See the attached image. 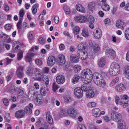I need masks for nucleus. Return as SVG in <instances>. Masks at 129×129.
<instances>
[{
    "instance_id": "obj_42",
    "label": "nucleus",
    "mask_w": 129,
    "mask_h": 129,
    "mask_svg": "<svg viewBox=\"0 0 129 129\" xmlns=\"http://www.w3.org/2000/svg\"><path fill=\"white\" fill-rule=\"evenodd\" d=\"M88 21L89 23H93L94 21V19L93 16L91 15L89 16V17L87 19L86 22Z\"/></svg>"
},
{
    "instance_id": "obj_5",
    "label": "nucleus",
    "mask_w": 129,
    "mask_h": 129,
    "mask_svg": "<svg viewBox=\"0 0 129 129\" xmlns=\"http://www.w3.org/2000/svg\"><path fill=\"white\" fill-rule=\"evenodd\" d=\"M120 70L119 65L116 62H112L110 65L109 71L110 74L113 76L117 75L119 74Z\"/></svg>"
},
{
    "instance_id": "obj_38",
    "label": "nucleus",
    "mask_w": 129,
    "mask_h": 129,
    "mask_svg": "<svg viewBox=\"0 0 129 129\" xmlns=\"http://www.w3.org/2000/svg\"><path fill=\"white\" fill-rule=\"evenodd\" d=\"M35 73L36 75H38L41 76H42L43 74L41 70L39 69L36 68L35 70Z\"/></svg>"
},
{
    "instance_id": "obj_26",
    "label": "nucleus",
    "mask_w": 129,
    "mask_h": 129,
    "mask_svg": "<svg viewBox=\"0 0 129 129\" xmlns=\"http://www.w3.org/2000/svg\"><path fill=\"white\" fill-rule=\"evenodd\" d=\"M100 109L97 108H95L93 109L92 111L93 115L94 117H96L100 116Z\"/></svg>"
},
{
    "instance_id": "obj_31",
    "label": "nucleus",
    "mask_w": 129,
    "mask_h": 129,
    "mask_svg": "<svg viewBox=\"0 0 129 129\" xmlns=\"http://www.w3.org/2000/svg\"><path fill=\"white\" fill-rule=\"evenodd\" d=\"M34 53H30L27 54L25 57L26 60L28 62H30L32 61L31 57L34 56Z\"/></svg>"
},
{
    "instance_id": "obj_36",
    "label": "nucleus",
    "mask_w": 129,
    "mask_h": 129,
    "mask_svg": "<svg viewBox=\"0 0 129 129\" xmlns=\"http://www.w3.org/2000/svg\"><path fill=\"white\" fill-rule=\"evenodd\" d=\"M23 51H20L18 52L17 55V59L18 60H21L23 56Z\"/></svg>"
},
{
    "instance_id": "obj_57",
    "label": "nucleus",
    "mask_w": 129,
    "mask_h": 129,
    "mask_svg": "<svg viewBox=\"0 0 129 129\" xmlns=\"http://www.w3.org/2000/svg\"><path fill=\"white\" fill-rule=\"evenodd\" d=\"M33 32L32 31H30L28 33V38L29 40H32L33 38Z\"/></svg>"
},
{
    "instance_id": "obj_11",
    "label": "nucleus",
    "mask_w": 129,
    "mask_h": 129,
    "mask_svg": "<svg viewBox=\"0 0 129 129\" xmlns=\"http://www.w3.org/2000/svg\"><path fill=\"white\" fill-rule=\"evenodd\" d=\"M23 45L22 43H20L18 41H16L13 43V47L14 51L17 52L20 50L21 47Z\"/></svg>"
},
{
    "instance_id": "obj_46",
    "label": "nucleus",
    "mask_w": 129,
    "mask_h": 129,
    "mask_svg": "<svg viewBox=\"0 0 129 129\" xmlns=\"http://www.w3.org/2000/svg\"><path fill=\"white\" fill-rule=\"evenodd\" d=\"M124 36L126 38L129 40V28H127L124 32Z\"/></svg>"
},
{
    "instance_id": "obj_32",
    "label": "nucleus",
    "mask_w": 129,
    "mask_h": 129,
    "mask_svg": "<svg viewBox=\"0 0 129 129\" xmlns=\"http://www.w3.org/2000/svg\"><path fill=\"white\" fill-rule=\"evenodd\" d=\"M39 5L37 3L32 6L31 8L32 12L34 14H35L37 12V8L39 7Z\"/></svg>"
},
{
    "instance_id": "obj_9",
    "label": "nucleus",
    "mask_w": 129,
    "mask_h": 129,
    "mask_svg": "<svg viewBox=\"0 0 129 129\" xmlns=\"http://www.w3.org/2000/svg\"><path fill=\"white\" fill-rule=\"evenodd\" d=\"M99 5L104 11H107L110 10L109 6L107 3L106 0H102L100 2Z\"/></svg>"
},
{
    "instance_id": "obj_39",
    "label": "nucleus",
    "mask_w": 129,
    "mask_h": 129,
    "mask_svg": "<svg viewBox=\"0 0 129 129\" xmlns=\"http://www.w3.org/2000/svg\"><path fill=\"white\" fill-rule=\"evenodd\" d=\"M84 81V84H83L81 86V89H82V91H86L89 89V88L87 86V84L88 83H86L85 82V81Z\"/></svg>"
},
{
    "instance_id": "obj_56",
    "label": "nucleus",
    "mask_w": 129,
    "mask_h": 129,
    "mask_svg": "<svg viewBox=\"0 0 129 129\" xmlns=\"http://www.w3.org/2000/svg\"><path fill=\"white\" fill-rule=\"evenodd\" d=\"M3 101L4 104L5 106H7L9 104V102L8 99L6 98H4L3 99Z\"/></svg>"
},
{
    "instance_id": "obj_2",
    "label": "nucleus",
    "mask_w": 129,
    "mask_h": 129,
    "mask_svg": "<svg viewBox=\"0 0 129 129\" xmlns=\"http://www.w3.org/2000/svg\"><path fill=\"white\" fill-rule=\"evenodd\" d=\"M86 48V44L84 42L80 43L78 45V55L82 60H85L88 57V54Z\"/></svg>"
},
{
    "instance_id": "obj_60",
    "label": "nucleus",
    "mask_w": 129,
    "mask_h": 129,
    "mask_svg": "<svg viewBox=\"0 0 129 129\" xmlns=\"http://www.w3.org/2000/svg\"><path fill=\"white\" fill-rule=\"evenodd\" d=\"M13 73H11L6 77L7 80V81H9L11 79V78L13 77Z\"/></svg>"
},
{
    "instance_id": "obj_7",
    "label": "nucleus",
    "mask_w": 129,
    "mask_h": 129,
    "mask_svg": "<svg viewBox=\"0 0 129 129\" xmlns=\"http://www.w3.org/2000/svg\"><path fill=\"white\" fill-rule=\"evenodd\" d=\"M105 54L106 56L112 59L116 58V53L115 51L112 49H109L106 50Z\"/></svg>"
},
{
    "instance_id": "obj_22",
    "label": "nucleus",
    "mask_w": 129,
    "mask_h": 129,
    "mask_svg": "<svg viewBox=\"0 0 129 129\" xmlns=\"http://www.w3.org/2000/svg\"><path fill=\"white\" fill-rule=\"evenodd\" d=\"M86 95L88 98H92L94 95V92L92 90L89 89L86 91Z\"/></svg>"
},
{
    "instance_id": "obj_25",
    "label": "nucleus",
    "mask_w": 129,
    "mask_h": 129,
    "mask_svg": "<svg viewBox=\"0 0 129 129\" xmlns=\"http://www.w3.org/2000/svg\"><path fill=\"white\" fill-rule=\"evenodd\" d=\"M19 89V88L16 87L14 85L11 86L8 89V91L10 93L12 94L15 92L18 91Z\"/></svg>"
},
{
    "instance_id": "obj_10",
    "label": "nucleus",
    "mask_w": 129,
    "mask_h": 129,
    "mask_svg": "<svg viewBox=\"0 0 129 129\" xmlns=\"http://www.w3.org/2000/svg\"><path fill=\"white\" fill-rule=\"evenodd\" d=\"M24 68L22 66H20L18 67L16 72L17 77L20 79H22L24 76L23 71Z\"/></svg>"
},
{
    "instance_id": "obj_51",
    "label": "nucleus",
    "mask_w": 129,
    "mask_h": 129,
    "mask_svg": "<svg viewBox=\"0 0 129 129\" xmlns=\"http://www.w3.org/2000/svg\"><path fill=\"white\" fill-rule=\"evenodd\" d=\"M43 119L42 118H40L35 123V125L37 127L39 126L41 124L42 121L43 120Z\"/></svg>"
},
{
    "instance_id": "obj_40",
    "label": "nucleus",
    "mask_w": 129,
    "mask_h": 129,
    "mask_svg": "<svg viewBox=\"0 0 129 129\" xmlns=\"http://www.w3.org/2000/svg\"><path fill=\"white\" fill-rule=\"evenodd\" d=\"M43 81H45L44 85L46 87H48L49 84V79L47 76H45L43 79Z\"/></svg>"
},
{
    "instance_id": "obj_6",
    "label": "nucleus",
    "mask_w": 129,
    "mask_h": 129,
    "mask_svg": "<svg viewBox=\"0 0 129 129\" xmlns=\"http://www.w3.org/2000/svg\"><path fill=\"white\" fill-rule=\"evenodd\" d=\"M129 98L126 95L123 94L120 96V105L123 108H126L128 105Z\"/></svg>"
},
{
    "instance_id": "obj_18",
    "label": "nucleus",
    "mask_w": 129,
    "mask_h": 129,
    "mask_svg": "<svg viewBox=\"0 0 129 129\" xmlns=\"http://www.w3.org/2000/svg\"><path fill=\"white\" fill-rule=\"evenodd\" d=\"M65 61L64 56L63 55H61L59 56L57 63L59 65L62 66L64 64Z\"/></svg>"
},
{
    "instance_id": "obj_8",
    "label": "nucleus",
    "mask_w": 129,
    "mask_h": 129,
    "mask_svg": "<svg viewBox=\"0 0 129 129\" xmlns=\"http://www.w3.org/2000/svg\"><path fill=\"white\" fill-rule=\"evenodd\" d=\"M74 93L75 96L78 99L81 98L83 96L82 90L79 87H77L74 89Z\"/></svg>"
},
{
    "instance_id": "obj_15",
    "label": "nucleus",
    "mask_w": 129,
    "mask_h": 129,
    "mask_svg": "<svg viewBox=\"0 0 129 129\" xmlns=\"http://www.w3.org/2000/svg\"><path fill=\"white\" fill-rule=\"evenodd\" d=\"M68 115L72 117L75 118L77 114L76 110L73 108H69L68 110Z\"/></svg>"
},
{
    "instance_id": "obj_17",
    "label": "nucleus",
    "mask_w": 129,
    "mask_h": 129,
    "mask_svg": "<svg viewBox=\"0 0 129 129\" xmlns=\"http://www.w3.org/2000/svg\"><path fill=\"white\" fill-rule=\"evenodd\" d=\"M56 82L58 84H62L65 82V77L62 75L58 76L56 77Z\"/></svg>"
},
{
    "instance_id": "obj_13",
    "label": "nucleus",
    "mask_w": 129,
    "mask_h": 129,
    "mask_svg": "<svg viewBox=\"0 0 129 129\" xmlns=\"http://www.w3.org/2000/svg\"><path fill=\"white\" fill-rule=\"evenodd\" d=\"M55 58L53 56H49L47 61V64L50 66H52L55 64Z\"/></svg>"
},
{
    "instance_id": "obj_3",
    "label": "nucleus",
    "mask_w": 129,
    "mask_h": 129,
    "mask_svg": "<svg viewBox=\"0 0 129 129\" xmlns=\"http://www.w3.org/2000/svg\"><path fill=\"white\" fill-rule=\"evenodd\" d=\"M81 76L84 78V80L86 83H90L93 77L91 71L88 69H84L82 71L81 73Z\"/></svg>"
},
{
    "instance_id": "obj_20",
    "label": "nucleus",
    "mask_w": 129,
    "mask_h": 129,
    "mask_svg": "<svg viewBox=\"0 0 129 129\" xmlns=\"http://www.w3.org/2000/svg\"><path fill=\"white\" fill-rule=\"evenodd\" d=\"M126 88L123 84H120L117 85L115 87V89L117 91L122 92L125 90Z\"/></svg>"
},
{
    "instance_id": "obj_62",
    "label": "nucleus",
    "mask_w": 129,
    "mask_h": 129,
    "mask_svg": "<svg viewBox=\"0 0 129 129\" xmlns=\"http://www.w3.org/2000/svg\"><path fill=\"white\" fill-rule=\"evenodd\" d=\"M5 27L6 29L10 30L11 28V25L9 24H7L5 25Z\"/></svg>"
},
{
    "instance_id": "obj_1",
    "label": "nucleus",
    "mask_w": 129,
    "mask_h": 129,
    "mask_svg": "<svg viewBox=\"0 0 129 129\" xmlns=\"http://www.w3.org/2000/svg\"><path fill=\"white\" fill-rule=\"evenodd\" d=\"M93 79L95 84L99 87L104 89L108 87L103 77L101 74L95 72L94 74Z\"/></svg>"
},
{
    "instance_id": "obj_34",
    "label": "nucleus",
    "mask_w": 129,
    "mask_h": 129,
    "mask_svg": "<svg viewBox=\"0 0 129 129\" xmlns=\"http://www.w3.org/2000/svg\"><path fill=\"white\" fill-rule=\"evenodd\" d=\"M80 78L79 76L78 75H74L72 81V82L73 84H75L77 82Z\"/></svg>"
},
{
    "instance_id": "obj_37",
    "label": "nucleus",
    "mask_w": 129,
    "mask_h": 129,
    "mask_svg": "<svg viewBox=\"0 0 129 129\" xmlns=\"http://www.w3.org/2000/svg\"><path fill=\"white\" fill-rule=\"evenodd\" d=\"M24 111H25V113H26L28 115L30 114L32 112V109L28 106H26L25 108Z\"/></svg>"
},
{
    "instance_id": "obj_44",
    "label": "nucleus",
    "mask_w": 129,
    "mask_h": 129,
    "mask_svg": "<svg viewBox=\"0 0 129 129\" xmlns=\"http://www.w3.org/2000/svg\"><path fill=\"white\" fill-rule=\"evenodd\" d=\"M80 30L79 27L78 26H76L74 27L73 33L77 35L79 33Z\"/></svg>"
},
{
    "instance_id": "obj_61",
    "label": "nucleus",
    "mask_w": 129,
    "mask_h": 129,
    "mask_svg": "<svg viewBox=\"0 0 129 129\" xmlns=\"http://www.w3.org/2000/svg\"><path fill=\"white\" fill-rule=\"evenodd\" d=\"M53 17L54 18L55 23L56 24L57 23L59 20L58 17L57 16H53Z\"/></svg>"
},
{
    "instance_id": "obj_35",
    "label": "nucleus",
    "mask_w": 129,
    "mask_h": 129,
    "mask_svg": "<svg viewBox=\"0 0 129 129\" xmlns=\"http://www.w3.org/2000/svg\"><path fill=\"white\" fill-rule=\"evenodd\" d=\"M68 115V110H61L60 113V116L61 117H63Z\"/></svg>"
},
{
    "instance_id": "obj_24",
    "label": "nucleus",
    "mask_w": 129,
    "mask_h": 129,
    "mask_svg": "<svg viewBox=\"0 0 129 129\" xmlns=\"http://www.w3.org/2000/svg\"><path fill=\"white\" fill-rule=\"evenodd\" d=\"M46 118L47 121L50 124L53 123V120L49 112H47L46 114Z\"/></svg>"
},
{
    "instance_id": "obj_41",
    "label": "nucleus",
    "mask_w": 129,
    "mask_h": 129,
    "mask_svg": "<svg viewBox=\"0 0 129 129\" xmlns=\"http://www.w3.org/2000/svg\"><path fill=\"white\" fill-rule=\"evenodd\" d=\"M100 47L97 44H95L93 46V51L94 52H96L99 51Z\"/></svg>"
},
{
    "instance_id": "obj_53",
    "label": "nucleus",
    "mask_w": 129,
    "mask_h": 129,
    "mask_svg": "<svg viewBox=\"0 0 129 129\" xmlns=\"http://www.w3.org/2000/svg\"><path fill=\"white\" fill-rule=\"evenodd\" d=\"M35 62L39 66H41L43 64V62L42 60L39 59H36Z\"/></svg>"
},
{
    "instance_id": "obj_21",
    "label": "nucleus",
    "mask_w": 129,
    "mask_h": 129,
    "mask_svg": "<svg viewBox=\"0 0 129 129\" xmlns=\"http://www.w3.org/2000/svg\"><path fill=\"white\" fill-rule=\"evenodd\" d=\"M116 25L117 27L121 28L122 30L124 29V23L122 20H117L116 22Z\"/></svg>"
},
{
    "instance_id": "obj_47",
    "label": "nucleus",
    "mask_w": 129,
    "mask_h": 129,
    "mask_svg": "<svg viewBox=\"0 0 129 129\" xmlns=\"http://www.w3.org/2000/svg\"><path fill=\"white\" fill-rule=\"evenodd\" d=\"M96 104L94 102H90L87 104V106L89 108H92L95 106Z\"/></svg>"
},
{
    "instance_id": "obj_49",
    "label": "nucleus",
    "mask_w": 129,
    "mask_h": 129,
    "mask_svg": "<svg viewBox=\"0 0 129 129\" xmlns=\"http://www.w3.org/2000/svg\"><path fill=\"white\" fill-rule=\"evenodd\" d=\"M58 88V87L57 84L55 83L54 82L52 85V88L53 91L54 92H56Z\"/></svg>"
},
{
    "instance_id": "obj_43",
    "label": "nucleus",
    "mask_w": 129,
    "mask_h": 129,
    "mask_svg": "<svg viewBox=\"0 0 129 129\" xmlns=\"http://www.w3.org/2000/svg\"><path fill=\"white\" fill-rule=\"evenodd\" d=\"M82 35L85 37H87L89 36V33L87 30L83 29L82 31Z\"/></svg>"
},
{
    "instance_id": "obj_48",
    "label": "nucleus",
    "mask_w": 129,
    "mask_h": 129,
    "mask_svg": "<svg viewBox=\"0 0 129 129\" xmlns=\"http://www.w3.org/2000/svg\"><path fill=\"white\" fill-rule=\"evenodd\" d=\"M74 69L75 72H78L80 70L81 67L79 65H76L74 66Z\"/></svg>"
},
{
    "instance_id": "obj_23",
    "label": "nucleus",
    "mask_w": 129,
    "mask_h": 129,
    "mask_svg": "<svg viewBox=\"0 0 129 129\" xmlns=\"http://www.w3.org/2000/svg\"><path fill=\"white\" fill-rule=\"evenodd\" d=\"M48 87H46L45 85H43L42 87L40 89V92L42 95H45L49 91V89Z\"/></svg>"
},
{
    "instance_id": "obj_63",
    "label": "nucleus",
    "mask_w": 129,
    "mask_h": 129,
    "mask_svg": "<svg viewBox=\"0 0 129 129\" xmlns=\"http://www.w3.org/2000/svg\"><path fill=\"white\" fill-rule=\"evenodd\" d=\"M104 120L106 122H108L110 121L109 118L107 116H104L103 117Z\"/></svg>"
},
{
    "instance_id": "obj_58",
    "label": "nucleus",
    "mask_w": 129,
    "mask_h": 129,
    "mask_svg": "<svg viewBox=\"0 0 129 129\" xmlns=\"http://www.w3.org/2000/svg\"><path fill=\"white\" fill-rule=\"evenodd\" d=\"M116 116V121H117V120H119L120 119V118H121L122 117V116L120 113H118L117 112V113Z\"/></svg>"
},
{
    "instance_id": "obj_28",
    "label": "nucleus",
    "mask_w": 129,
    "mask_h": 129,
    "mask_svg": "<svg viewBox=\"0 0 129 129\" xmlns=\"http://www.w3.org/2000/svg\"><path fill=\"white\" fill-rule=\"evenodd\" d=\"M118 128L119 129H125V126L124 125V122L121 119L119 120L118 121Z\"/></svg>"
},
{
    "instance_id": "obj_19",
    "label": "nucleus",
    "mask_w": 129,
    "mask_h": 129,
    "mask_svg": "<svg viewBox=\"0 0 129 129\" xmlns=\"http://www.w3.org/2000/svg\"><path fill=\"white\" fill-rule=\"evenodd\" d=\"M96 4L94 2H91L89 3L88 5V8L89 10V12L92 13L93 12V9L95 8Z\"/></svg>"
},
{
    "instance_id": "obj_52",
    "label": "nucleus",
    "mask_w": 129,
    "mask_h": 129,
    "mask_svg": "<svg viewBox=\"0 0 129 129\" xmlns=\"http://www.w3.org/2000/svg\"><path fill=\"white\" fill-rule=\"evenodd\" d=\"M117 113L116 112H113L111 113V118L112 119L116 120Z\"/></svg>"
},
{
    "instance_id": "obj_45",
    "label": "nucleus",
    "mask_w": 129,
    "mask_h": 129,
    "mask_svg": "<svg viewBox=\"0 0 129 129\" xmlns=\"http://www.w3.org/2000/svg\"><path fill=\"white\" fill-rule=\"evenodd\" d=\"M63 9L66 14H70L71 11L69 7L65 6H64Z\"/></svg>"
},
{
    "instance_id": "obj_33",
    "label": "nucleus",
    "mask_w": 129,
    "mask_h": 129,
    "mask_svg": "<svg viewBox=\"0 0 129 129\" xmlns=\"http://www.w3.org/2000/svg\"><path fill=\"white\" fill-rule=\"evenodd\" d=\"M33 70L30 67H28L26 69V73L27 74L28 76H31L33 73Z\"/></svg>"
},
{
    "instance_id": "obj_30",
    "label": "nucleus",
    "mask_w": 129,
    "mask_h": 129,
    "mask_svg": "<svg viewBox=\"0 0 129 129\" xmlns=\"http://www.w3.org/2000/svg\"><path fill=\"white\" fill-rule=\"evenodd\" d=\"M70 60L72 62H77L79 61V59L78 56L75 54H72L70 56Z\"/></svg>"
},
{
    "instance_id": "obj_50",
    "label": "nucleus",
    "mask_w": 129,
    "mask_h": 129,
    "mask_svg": "<svg viewBox=\"0 0 129 129\" xmlns=\"http://www.w3.org/2000/svg\"><path fill=\"white\" fill-rule=\"evenodd\" d=\"M72 100L71 98L69 96H66L64 98V101L65 102L68 103L70 102Z\"/></svg>"
},
{
    "instance_id": "obj_16",
    "label": "nucleus",
    "mask_w": 129,
    "mask_h": 129,
    "mask_svg": "<svg viewBox=\"0 0 129 129\" xmlns=\"http://www.w3.org/2000/svg\"><path fill=\"white\" fill-rule=\"evenodd\" d=\"M94 36L95 39H99L101 37L102 33L101 30L99 28L95 29L93 32Z\"/></svg>"
},
{
    "instance_id": "obj_54",
    "label": "nucleus",
    "mask_w": 129,
    "mask_h": 129,
    "mask_svg": "<svg viewBox=\"0 0 129 129\" xmlns=\"http://www.w3.org/2000/svg\"><path fill=\"white\" fill-rule=\"evenodd\" d=\"M77 129H86V127L84 125L81 124L78 125Z\"/></svg>"
},
{
    "instance_id": "obj_14",
    "label": "nucleus",
    "mask_w": 129,
    "mask_h": 129,
    "mask_svg": "<svg viewBox=\"0 0 129 129\" xmlns=\"http://www.w3.org/2000/svg\"><path fill=\"white\" fill-rule=\"evenodd\" d=\"M25 115V113L24 110H20L16 112L15 114V116L17 118H20L24 117Z\"/></svg>"
},
{
    "instance_id": "obj_55",
    "label": "nucleus",
    "mask_w": 129,
    "mask_h": 129,
    "mask_svg": "<svg viewBox=\"0 0 129 129\" xmlns=\"http://www.w3.org/2000/svg\"><path fill=\"white\" fill-rule=\"evenodd\" d=\"M49 71V68L46 67H44L42 70V72L44 73H47Z\"/></svg>"
},
{
    "instance_id": "obj_12",
    "label": "nucleus",
    "mask_w": 129,
    "mask_h": 129,
    "mask_svg": "<svg viewBox=\"0 0 129 129\" xmlns=\"http://www.w3.org/2000/svg\"><path fill=\"white\" fill-rule=\"evenodd\" d=\"M74 20L78 23H83L86 22L87 18L85 16H80L75 17Z\"/></svg>"
},
{
    "instance_id": "obj_4",
    "label": "nucleus",
    "mask_w": 129,
    "mask_h": 129,
    "mask_svg": "<svg viewBox=\"0 0 129 129\" xmlns=\"http://www.w3.org/2000/svg\"><path fill=\"white\" fill-rule=\"evenodd\" d=\"M81 76L84 78V80L86 83H90L93 77L91 71L88 69H84L82 71L81 73Z\"/></svg>"
},
{
    "instance_id": "obj_64",
    "label": "nucleus",
    "mask_w": 129,
    "mask_h": 129,
    "mask_svg": "<svg viewBox=\"0 0 129 129\" xmlns=\"http://www.w3.org/2000/svg\"><path fill=\"white\" fill-rule=\"evenodd\" d=\"M24 14L23 9H21L19 12V16L20 17L22 18Z\"/></svg>"
},
{
    "instance_id": "obj_29",
    "label": "nucleus",
    "mask_w": 129,
    "mask_h": 129,
    "mask_svg": "<svg viewBox=\"0 0 129 129\" xmlns=\"http://www.w3.org/2000/svg\"><path fill=\"white\" fill-rule=\"evenodd\" d=\"M106 63V59L103 57L101 58L99 60L98 64L100 67H103Z\"/></svg>"
},
{
    "instance_id": "obj_27",
    "label": "nucleus",
    "mask_w": 129,
    "mask_h": 129,
    "mask_svg": "<svg viewBox=\"0 0 129 129\" xmlns=\"http://www.w3.org/2000/svg\"><path fill=\"white\" fill-rule=\"evenodd\" d=\"M77 10L80 12L85 13V9L80 4H77L76 6Z\"/></svg>"
},
{
    "instance_id": "obj_59",
    "label": "nucleus",
    "mask_w": 129,
    "mask_h": 129,
    "mask_svg": "<svg viewBox=\"0 0 129 129\" xmlns=\"http://www.w3.org/2000/svg\"><path fill=\"white\" fill-rule=\"evenodd\" d=\"M124 73L128 77V78L129 79V66L127 67L125 69Z\"/></svg>"
}]
</instances>
